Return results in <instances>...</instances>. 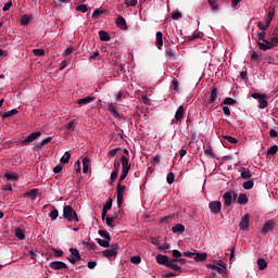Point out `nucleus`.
Segmentation results:
<instances>
[{"instance_id": "obj_13", "label": "nucleus", "mask_w": 278, "mask_h": 278, "mask_svg": "<svg viewBox=\"0 0 278 278\" xmlns=\"http://www.w3.org/2000/svg\"><path fill=\"white\" fill-rule=\"evenodd\" d=\"M112 210V198H109L105 205L103 206L102 210V220H105V217L108 216V212Z\"/></svg>"}, {"instance_id": "obj_35", "label": "nucleus", "mask_w": 278, "mask_h": 278, "mask_svg": "<svg viewBox=\"0 0 278 278\" xmlns=\"http://www.w3.org/2000/svg\"><path fill=\"white\" fill-rule=\"evenodd\" d=\"M167 268H170L172 270H175V273H182L184 269L181 268V266L177 265V264H173V263H169L167 265Z\"/></svg>"}, {"instance_id": "obj_2", "label": "nucleus", "mask_w": 278, "mask_h": 278, "mask_svg": "<svg viewBox=\"0 0 278 278\" xmlns=\"http://www.w3.org/2000/svg\"><path fill=\"white\" fill-rule=\"evenodd\" d=\"M257 39L263 41V42H260V41L257 42L261 51H268V49H273V47H275V43L266 40V33H264V31L257 33Z\"/></svg>"}, {"instance_id": "obj_11", "label": "nucleus", "mask_w": 278, "mask_h": 278, "mask_svg": "<svg viewBox=\"0 0 278 278\" xmlns=\"http://www.w3.org/2000/svg\"><path fill=\"white\" fill-rule=\"evenodd\" d=\"M121 163H122V170L129 173L131 170V164H129V159L127 156L122 155L121 156Z\"/></svg>"}, {"instance_id": "obj_7", "label": "nucleus", "mask_w": 278, "mask_h": 278, "mask_svg": "<svg viewBox=\"0 0 278 278\" xmlns=\"http://www.w3.org/2000/svg\"><path fill=\"white\" fill-rule=\"evenodd\" d=\"M250 226H251V216L249 214H245L241 218V222L239 224V229H241V231H247Z\"/></svg>"}, {"instance_id": "obj_17", "label": "nucleus", "mask_w": 278, "mask_h": 278, "mask_svg": "<svg viewBox=\"0 0 278 278\" xmlns=\"http://www.w3.org/2000/svg\"><path fill=\"white\" fill-rule=\"evenodd\" d=\"M223 199H224V205L229 207V205H231V202L233 200V195L231 194V191L224 193Z\"/></svg>"}, {"instance_id": "obj_19", "label": "nucleus", "mask_w": 278, "mask_h": 278, "mask_svg": "<svg viewBox=\"0 0 278 278\" xmlns=\"http://www.w3.org/2000/svg\"><path fill=\"white\" fill-rule=\"evenodd\" d=\"M92 101H94V97L93 96H87L86 98L79 99L77 101L78 105H88V103H92Z\"/></svg>"}, {"instance_id": "obj_33", "label": "nucleus", "mask_w": 278, "mask_h": 278, "mask_svg": "<svg viewBox=\"0 0 278 278\" xmlns=\"http://www.w3.org/2000/svg\"><path fill=\"white\" fill-rule=\"evenodd\" d=\"M21 25H29L31 23V16L30 15H23L20 20Z\"/></svg>"}, {"instance_id": "obj_26", "label": "nucleus", "mask_w": 278, "mask_h": 278, "mask_svg": "<svg viewBox=\"0 0 278 278\" xmlns=\"http://www.w3.org/2000/svg\"><path fill=\"white\" fill-rule=\"evenodd\" d=\"M237 203H239V205H247V203H249V198L247 194L241 193L237 200Z\"/></svg>"}, {"instance_id": "obj_9", "label": "nucleus", "mask_w": 278, "mask_h": 278, "mask_svg": "<svg viewBox=\"0 0 278 278\" xmlns=\"http://www.w3.org/2000/svg\"><path fill=\"white\" fill-rule=\"evenodd\" d=\"M126 187L124 185H122L121 182L117 184V205L118 207H121V205H123V199L124 195L123 193L125 192Z\"/></svg>"}, {"instance_id": "obj_32", "label": "nucleus", "mask_w": 278, "mask_h": 278, "mask_svg": "<svg viewBox=\"0 0 278 278\" xmlns=\"http://www.w3.org/2000/svg\"><path fill=\"white\" fill-rule=\"evenodd\" d=\"M4 177L5 179H9V181H18V175L15 173H5Z\"/></svg>"}, {"instance_id": "obj_58", "label": "nucleus", "mask_w": 278, "mask_h": 278, "mask_svg": "<svg viewBox=\"0 0 278 278\" xmlns=\"http://www.w3.org/2000/svg\"><path fill=\"white\" fill-rule=\"evenodd\" d=\"M257 27L262 29V31H266V29H268L269 26H267V24H264L262 22H257Z\"/></svg>"}, {"instance_id": "obj_46", "label": "nucleus", "mask_w": 278, "mask_h": 278, "mask_svg": "<svg viewBox=\"0 0 278 278\" xmlns=\"http://www.w3.org/2000/svg\"><path fill=\"white\" fill-rule=\"evenodd\" d=\"M58 216H59L58 208H54L53 211H51V212L49 213V217H50L52 220H58Z\"/></svg>"}, {"instance_id": "obj_45", "label": "nucleus", "mask_w": 278, "mask_h": 278, "mask_svg": "<svg viewBox=\"0 0 278 278\" xmlns=\"http://www.w3.org/2000/svg\"><path fill=\"white\" fill-rule=\"evenodd\" d=\"M14 114H18V111L16 109H13V110H11L9 112H5L3 114V118H10V116H14Z\"/></svg>"}, {"instance_id": "obj_15", "label": "nucleus", "mask_w": 278, "mask_h": 278, "mask_svg": "<svg viewBox=\"0 0 278 278\" xmlns=\"http://www.w3.org/2000/svg\"><path fill=\"white\" fill-rule=\"evenodd\" d=\"M156 262L161 265V266H166V268H168V265L170 263H168V256L163 255V254H157L156 255Z\"/></svg>"}, {"instance_id": "obj_18", "label": "nucleus", "mask_w": 278, "mask_h": 278, "mask_svg": "<svg viewBox=\"0 0 278 278\" xmlns=\"http://www.w3.org/2000/svg\"><path fill=\"white\" fill-rule=\"evenodd\" d=\"M108 111L112 114V116H114V118H118V121L123 118V115H121L118 111H116L114 104H109Z\"/></svg>"}, {"instance_id": "obj_10", "label": "nucleus", "mask_w": 278, "mask_h": 278, "mask_svg": "<svg viewBox=\"0 0 278 278\" xmlns=\"http://www.w3.org/2000/svg\"><path fill=\"white\" fill-rule=\"evenodd\" d=\"M50 268H53V270H62L64 268H68V265L62 261H54L50 263Z\"/></svg>"}, {"instance_id": "obj_28", "label": "nucleus", "mask_w": 278, "mask_h": 278, "mask_svg": "<svg viewBox=\"0 0 278 278\" xmlns=\"http://www.w3.org/2000/svg\"><path fill=\"white\" fill-rule=\"evenodd\" d=\"M25 197H28L33 201H36V197H38V189H31L25 193Z\"/></svg>"}, {"instance_id": "obj_21", "label": "nucleus", "mask_w": 278, "mask_h": 278, "mask_svg": "<svg viewBox=\"0 0 278 278\" xmlns=\"http://www.w3.org/2000/svg\"><path fill=\"white\" fill-rule=\"evenodd\" d=\"M217 97H218V88L213 87L212 90H211V96H210V99H208V103L210 104L215 103Z\"/></svg>"}, {"instance_id": "obj_62", "label": "nucleus", "mask_w": 278, "mask_h": 278, "mask_svg": "<svg viewBox=\"0 0 278 278\" xmlns=\"http://www.w3.org/2000/svg\"><path fill=\"white\" fill-rule=\"evenodd\" d=\"M172 18L174 21H179V18H181V13L180 12H174L172 13Z\"/></svg>"}, {"instance_id": "obj_50", "label": "nucleus", "mask_w": 278, "mask_h": 278, "mask_svg": "<svg viewBox=\"0 0 278 278\" xmlns=\"http://www.w3.org/2000/svg\"><path fill=\"white\" fill-rule=\"evenodd\" d=\"M34 55H37V58H40L45 55V49H34L33 50Z\"/></svg>"}, {"instance_id": "obj_37", "label": "nucleus", "mask_w": 278, "mask_h": 278, "mask_svg": "<svg viewBox=\"0 0 278 278\" xmlns=\"http://www.w3.org/2000/svg\"><path fill=\"white\" fill-rule=\"evenodd\" d=\"M15 237L18 238V240H25V232L21 228L15 229Z\"/></svg>"}, {"instance_id": "obj_34", "label": "nucleus", "mask_w": 278, "mask_h": 278, "mask_svg": "<svg viewBox=\"0 0 278 278\" xmlns=\"http://www.w3.org/2000/svg\"><path fill=\"white\" fill-rule=\"evenodd\" d=\"M97 242L100 247H103V249H110V240L97 239Z\"/></svg>"}, {"instance_id": "obj_14", "label": "nucleus", "mask_w": 278, "mask_h": 278, "mask_svg": "<svg viewBox=\"0 0 278 278\" xmlns=\"http://www.w3.org/2000/svg\"><path fill=\"white\" fill-rule=\"evenodd\" d=\"M206 268H210L211 270H216L219 275H224L225 270H227V266L222 265V267H218L217 265L214 264H207Z\"/></svg>"}, {"instance_id": "obj_41", "label": "nucleus", "mask_w": 278, "mask_h": 278, "mask_svg": "<svg viewBox=\"0 0 278 278\" xmlns=\"http://www.w3.org/2000/svg\"><path fill=\"white\" fill-rule=\"evenodd\" d=\"M98 233L99 236H101V238H104V240H112L110 232H108L106 230H99Z\"/></svg>"}, {"instance_id": "obj_55", "label": "nucleus", "mask_w": 278, "mask_h": 278, "mask_svg": "<svg viewBox=\"0 0 278 278\" xmlns=\"http://www.w3.org/2000/svg\"><path fill=\"white\" fill-rule=\"evenodd\" d=\"M103 14V11L96 9L92 13V18H99Z\"/></svg>"}, {"instance_id": "obj_56", "label": "nucleus", "mask_w": 278, "mask_h": 278, "mask_svg": "<svg viewBox=\"0 0 278 278\" xmlns=\"http://www.w3.org/2000/svg\"><path fill=\"white\" fill-rule=\"evenodd\" d=\"M118 151H121V148H115L113 150L109 151V157H115L116 153H118Z\"/></svg>"}, {"instance_id": "obj_47", "label": "nucleus", "mask_w": 278, "mask_h": 278, "mask_svg": "<svg viewBox=\"0 0 278 278\" xmlns=\"http://www.w3.org/2000/svg\"><path fill=\"white\" fill-rule=\"evenodd\" d=\"M278 151V147L277 146H271L268 150H267V154L268 155H276Z\"/></svg>"}, {"instance_id": "obj_40", "label": "nucleus", "mask_w": 278, "mask_h": 278, "mask_svg": "<svg viewBox=\"0 0 278 278\" xmlns=\"http://www.w3.org/2000/svg\"><path fill=\"white\" fill-rule=\"evenodd\" d=\"M253 186H254L253 180H248V181H244V182L242 184V188H243L244 190H251V189H253Z\"/></svg>"}, {"instance_id": "obj_44", "label": "nucleus", "mask_w": 278, "mask_h": 278, "mask_svg": "<svg viewBox=\"0 0 278 278\" xmlns=\"http://www.w3.org/2000/svg\"><path fill=\"white\" fill-rule=\"evenodd\" d=\"M223 105H236V99H233V98H226L223 101Z\"/></svg>"}, {"instance_id": "obj_53", "label": "nucleus", "mask_w": 278, "mask_h": 278, "mask_svg": "<svg viewBox=\"0 0 278 278\" xmlns=\"http://www.w3.org/2000/svg\"><path fill=\"white\" fill-rule=\"evenodd\" d=\"M167 184L172 185L175 182V174L174 173H169L167 174Z\"/></svg>"}, {"instance_id": "obj_24", "label": "nucleus", "mask_w": 278, "mask_h": 278, "mask_svg": "<svg viewBox=\"0 0 278 278\" xmlns=\"http://www.w3.org/2000/svg\"><path fill=\"white\" fill-rule=\"evenodd\" d=\"M173 233H184L186 231V226L184 224H177L172 228Z\"/></svg>"}, {"instance_id": "obj_63", "label": "nucleus", "mask_w": 278, "mask_h": 278, "mask_svg": "<svg viewBox=\"0 0 278 278\" xmlns=\"http://www.w3.org/2000/svg\"><path fill=\"white\" fill-rule=\"evenodd\" d=\"M172 255L173 257L179 260V257H181L182 254L179 252V250H173Z\"/></svg>"}, {"instance_id": "obj_3", "label": "nucleus", "mask_w": 278, "mask_h": 278, "mask_svg": "<svg viewBox=\"0 0 278 278\" xmlns=\"http://www.w3.org/2000/svg\"><path fill=\"white\" fill-rule=\"evenodd\" d=\"M118 249H121L118 243H113V244H111V249H106L102 252V255H103V257H106L108 260H110L112 257H116V255H118Z\"/></svg>"}, {"instance_id": "obj_23", "label": "nucleus", "mask_w": 278, "mask_h": 278, "mask_svg": "<svg viewBox=\"0 0 278 278\" xmlns=\"http://www.w3.org/2000/svg\"><path fill=\"white\" fill-rule=\"evenodd\" d=\"M251 177H253V173H251V172L249 170V168L243 167V168L241 169V179L248 180V179H251Z\"/></svg>"}, {"instance_id": "obj_51", "label": "nucleus", "mask_w": 278, "mask_h": 278, "mask_svg": "<svg viewBox=\"0 0 278 278\" xmlns=\"http://www.w3.org/2000/svg\"><path fill=\"white\" fill-rule=\"evenodd\" d=\"M130 262H131V264L138 265L142 262V258L140 256L136 255L130 258Z\"/></svg>"}, {"instance_id": "obj_57", "label": "nucleus", "mask_w": 278, "mask_h": 278, "mask_svg": "<svg viewBox=\"0 0 278 278\" xmlns=\"http://www.w3.org/2000/svg\"><path fill=\"white\" fill-rule=\"evenodd\" d=\"M127 175H129V172H123V170H122V174H121V176H119L118 184H121L122 181H125V179H127Z\"/></svg>"}, {"instance_id": "obj_49", "label": "nucleus", "mask_w": 278, "mask_h": 278, "mask_svg": "<svg viewBox=\"0 0 278 278\" xmlns=\"http://www.w3.org/2000/svg\"><path fill=\"white\" fill-rule=\"evenodd\" d=\"M116 179H118V170L112 172L110 186H112V184H114V181H116Z\"/></svg>"}, {"instance_id": "obj_27", "label": "nucleus", "mask_w": 278, "mask_h": 278, "mask_svg": "<svg viewBox=\"0 0 278 278\" xmlns=\"http://www.w3.org/2000/svg\"><path fill=\"white\" fill-rule=\"evenodd\" d=\"M273 229V222H267L264 224L263 228H262V233H264V236H266V233H268V231H271Z\"/></svg>"}, {"instance_id": "obj_52", "label": "nucleus", "mask_w": 278, "mask_h": 278, "mask_svg": "<svg viewBox=\"0 0 278 278\" xmlns=\"http://www.w3.org/2000/svg\"><path fill=\"white\" fill-rule=\"evenodd\" d=\"M204 153H205L206 157H214V152L212 151V147H207L204 150Z\"/></svg>"}, {"instance_id": "obj_29", "label": "nucleus", "mask_w": 278, "mask_h": 278, "mask_svg": "<svg viewBox=\"0 0 278 278\" xmlns=\"http://www.w3.org/2000/svg\"><path fill=\"white\" fill-rule=\"evenodd\" d=\"M165 55L166 58H168V60H177V54L175 53V51L170 48H168L166 51H165Z\"/></svg>"}, {"instance_id": "obj_12", "label": "nucleus", "mask_w": 278, "mask_h": 278, "mask_svg": "<svg viewBox=\"0 0 278 278\" xmlns=\"http://www.w3.org/2000/svg\"><path fill=\"white\" fill-rule=\"evenodd\" d=\"M185 115H186V109L184 108V105H180L175 113V118L177 123H181V121H184Z\"/></svg>"}, {"instance_id": "obj_6", "label": "nucleus", "mask_w": 278, "mask_h": 278, "mask_svg": "<svg viewBox=\"0 0 278 278\" xmlns=\"http://www.w3.org/2000/svg\"><path fill=\"white\" fill-rule=\"evenodd\" d=\"M208 208L211 210L212 214L215 216L220 214V210H223V203L220 201H212L208 203Z\"/></svg>"}, {"instance_id": "obj_1", "label": "nucleus", "mask_w": 278, "mask_h": 278, "mask_svg": "<svg viewBox=\"0 0 278 278\" xmlns=\"http://www.w3.org/2000/svg\"><path fill=\"white\" fill-rule=\"evenodd\" d=\"M63 218L65 220H68V223H79V216H77V212H75V208L71 205H65L63 207Z\"/></svg>"}, {"instance_id": "obj_59", "label": "nucleus", "mask_w": 278, "mask_h": 278, "mask_svg": "<svg viewBox=\"0 0 278 278\" xmlns=\"http://www.w3.org/2000/svg\"><path fill=\"white\" fill-rule=\"evenodd\" d=\"M212 10H218V4H216V0H207Z\"/></svg>"}, {"instance_id": "obj_60", "label": "nucleus", "mask_w": 278, "mask_h": 278, "mask_svg": "<svg viewBox=\"0 0 278 278\" xmlns=\"http://www.w3.org/2000/svg\"><path fill=\"white\" fill-rule=\"evenodd\" d=\"M10 8H12V0H9L4 7L2 8L3 12H8V10H10Z\"/></svg>"}, {"instance_id": "obj_5", "label": "nucleus", "mask_w": 278, "mask_h": 278, "mask_svg": "<svg viewBox=\"0 0 278 278\" xmlns=\"http://www.w3.org/2000/svg\"><path fill=\"white\" fill-rule=\"evenodd\" d=\"M70 253L71 255L67 257V260L71 264H77V262H81V254L79 253V250L76 248H71Z\"/></svg>"}, {"instance_id": "obj_61", "label": "nucleus", "mask_w": 278, "mask_h": 278, "mask_svg": "<svg viewBox=\"0 0 278 278\" xmlns=\"http://www.w3.org/2000/svg\"><path fill=\"white\" fill-rule=\"evenodd\" d=\"M104 220H106V225H108V227H114V219H113V217H106V218H104Z\"/></svg>"}, {"instance_id": "obj_64", "label": "nucleus", "mask_w": 278, "mask_h": 278, "mask_svg": "<svg viewBox=\"0 0 278 278\" xmlns=\"http://www.w3.org/2000/svg\"><path fill=\"white\" fill-rule=\"evenodd\" d=\"M269 136H270V138H277V136H278L277 130L270 129V130H269Z\"/></svg>"}, {"instance_id": "obj_31", "label": "nucleus", "mask_w": 278, "mask_h": 278, "mask_svg": "<svg viewBox=\"0 0 278 278\" xmlns=\"http://www.w3.org/2000/svg\"><path fill=\"white\" fill-rule=\"evenodd\" d=\"M257 266L261 270H266V268H268V263L264 258H258Z\"/></svg>"}, {"instance_id": "obj_39", "label": "nucleus", "mask_w": 278, "mask_h": 278, "mask_svg": "<svg viewBox=\"0 0 278 278\" xmlns=\"http://www.w3.org/2000/svg\"><path fill=\"white\" fill-rule=\"evenodd\" d=\"M275 18V10L268 12L266 24L270 27V23H273V20Z\"/></svg>"}, {"instance_id": "obj_16", "label": "nucleus", "mask_w": 278, "mask_h": 278, "mask_svg": "<svg viewBox=\"0 0 278 278\" xmlns=\"http://www.w3.org/2000/svg\"><path fill=\"white\" fill-rule=\"evenodd\" d=\"M117 27L122 29L123 31L127 30V21H125V17L118 16L115 21Z\"/></svg>"}, {"instance_id": "obj_36", "label": "nucleus", "mask_w": 278, "mask_h": 278, "mask_svg": "<svg viewBox=\"0 0 278 278\" xmlns=\"http://www.w3.org/2000/svg\"><path fill=\"white\" fill-rule=\"evenodd\" d=\"M224 142H229L230 144H238V139L231 136H223Z\"/></svg>"}, {"instance_id": "obj_20", "label": "nucleus", "mask_w": 278, "mask_h": 278, "mask_svg": "<svg viewBox=\"0 0 278 278\" xmlns=\"http://www.w3.org/2000/svg\"><path fill=\"white\" fill-rule=\"evenodd\" d=\"M90 170V159L85 156L83 159V173L86 175Z\"/></svg>"}, {"instance_id": "obj_25", "label": "nucleus", "mask_w": 278, "mask_h": 278, "mask_svg": "<svg viewBox=\"0 0 278 278\" xmlns=\"http://www.w3.org/2000/svg\"><path fill=\"white\" fill-rule=\"evenodd\" d=\"M99 36H100V40L102 42H110V40H111L110 34H108V31H105V30H100Z\"/></svg>"}, {"instance_id": "obj_22", "label": "nucleus", "mask_w": 278, "mask_h": 278, "mask_svg": "<svg viewBox=\"0 0 278 278\" xmlns=\"http://www.w3.org/2000/svg\"><path fill=\"white\" fill-rule=\"evenodd\" d=\"M156 46L159 49L164 47V34H162V31L156 33Z\"/></svg>"}, {"instance_id": "obj_42", "label": "nucleus", "mask_w": 278, "mask_h": 278, "mask_svg": "<svg viewBox=\"0 0 278 278\" xmlns=\"http://www.w3.org/2000/svg\"><path fill=\"white\" fill-rule=\"evenodd\" d=\"M83 244L84 247H86V249H89L90 251H94L97 249L96 242L88 243L86 241H83Z\"/></svg>"}, {"instance_id": "obj_4", "label": "nucleus", "mask_w": 278, "mask_h": 278, "mask_svg": "<svg viewBox=\"0 0 278 278\" xmlns=\"http://www.w3.org/2000/svg\"><path fill=\"white\" fill-rule=\"evenodd\" d=\"M252 99H257L260 110H265V108H268V100H266V94L255 92L252 93Z\"/></svg>"}, {"instance_id": "obj_48", "label": "nucleus", "mask_w": 278, "mask_h": 278, "mask_svg": "<svg viewBox=\"0 0 278 278\" xmlns=\"http://www.w3.org/2000/svg\"><path fill=\"white\" fill-rule=\"evenodd\" d=\"M76 11L77 12H83L84 14H86V12H88V5L80 4V5L76 7Z\"/></svg>"}, {"instance_id": "obj_8", "label": "nucleus", "mask_w": 278, "mask_h": 278, "mask_svg": "<svg viewBox=\"0 0 278 278\" xmlns=\"http://www.w3.org/2000/svg\"><path fill=\"white\" fill-rule=\"evenodd\" d=\"M42 136V132L40 131H35L30 134L26 139L22 141V147H27L30 142H34V140H37V138H40Z\"/></svg>"}, {"instance_id": "obj_30", "label": "nucleus", "mask_w": 278, "mask_h": 278, "mask_svg": "<svg viewBox=\"0 0 278 278\" xmlns=\"http://www.w3.org/2000/svg\"><path fill=\"white\" fill-rule=\"evenodd\" d=\"M207 260V253H195V262H205Z\"/></svg>"}, {"instance_id": "obj_43", "label": "nucleus", "mask_w": 278, "mask_h": 278, "mask_svg": "<svg viewBox=\"0 0 278 278\" xmlns=\"http://www.w3.org/2000/svg\"><path fill=\"white\" fill-rule=\"evenodd\" d=\"M124 3L128 8H136V5H138V0H125Z\"/></svg>"}, {"instance_id": "obj_38", "label": "nucleus", "mask_w": 278, "mask_h": 278, "mask_svg": "<svg viewBox=\"0 0 278 278\" xmlns=\"http://www.w3.org/2000/svg\"><path fill=\"white\" fill-rule=\"evenodd\" d=\"M71 161V152H65L64 155L61 157V164H68Z\"/></svg>"}, {"instance_id": "obj_54", "label": "nucleus", "mask_w": 278, "mask_h": 278, "mask_svg": "<svg viewBox=\"0 0 278 278\" xmlns=\"http://www.w3.org/2000/svg\"><path fill=\"white\" fill-rule=\"evenodd\" d=\"M76 125H77V122H75V119H73V121L68 122L67 129L70 131H74Z\"/></svg>"}]
</instances>
